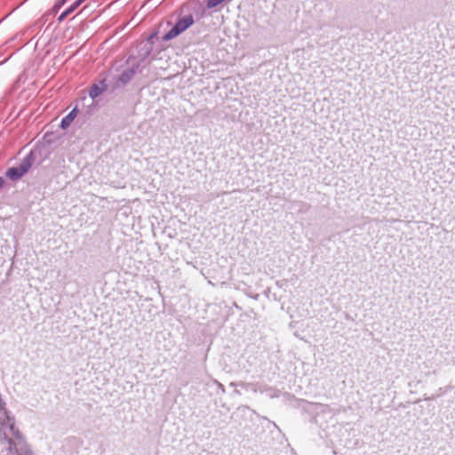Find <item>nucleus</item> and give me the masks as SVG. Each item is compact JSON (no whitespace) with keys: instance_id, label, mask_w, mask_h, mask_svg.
<instances>
[{"instance_id":"nucleus-4","label":"nucleus","mask_w":455,"mask_h":455,"mask_svg":"<svg viewBox=\"0 0 455 455\" xmlns=\"http://www.w3.org/2000/svg\"><path fill=\"white\" fill-rule=\"evenodd\" d=\"M75 117L76 110L74 109L61 120L60 127L62 129H67L71 124Z\"/></svg>"},{"instance_id":"nucleus-5","label":"nucleus","mask_w":455,"mask_h":455,"mask_svg":"<svg viewBox=\"0 0 455 455\" xmlns=\"http://www.w3.org/2000/svg\"><path fill=\"white\" fill-rule=\"evenodd\" d=\"M101 92H102L101 88H100L98 85H93L90 90L89 95L92 98H96L101 93Z\"/></svg>"},{"instance_id":"nucleus-2","label":"nucleus","mask_w":455,"mask_h":455,"mask_svg":"<svg viewBox=\"0 0 455 455\" xmlns=\"http://www.w3.org/2000/svg\"><path fill=\"white\" fill-rule=\"evenodd\" d=\"M28 169V166L21 164L20 166L9 169L6 172V175L11 180H15L22 177L27 172Z\"/></svg>"},{"instance_id":"nucleus-7","label":"nucleus","mask_w":455,"mask_h":455,"mask_svg":"<svg viewBox=\"0 0 455 455\" xmlns=\"http://www.w3.org/2000/svg\"><path fill=\"white\" fill-rule=\"evenodd\" d=\"M67 0H59L53 6V11L57 12L66 2Z\"/></svg>"},{"instance_id":"nucleus-8","label":"nucleus","mask_w":455,"mask_h":455,"mask_svg":"<svg viewBox=\"0 0 455 455\" xmlns=\"http://www.w3.org/2000/svg\"><path fill=\"white\" fill-rule=\"evenodd\" d=\"M68 14V12L65 11L63 12L58 18V20L61 22Z\"/></svg>"},{"instance_id":"nucleus-3","label":"nucleus","mask_w":455,"mask_h":455,"mask_svg":"<svg viewBox=\"0 0 455 455\" xmlns=\"http://www.w3.org/2000/svg\"><path fill=\"white\" fill-rule=\"evenodd\" d=\"M138 70H139V66L137 65V66H132V68L124 71L123 74L120 76V78H119L120 82L123 84H127L134 76V75L138 72Z\"/></svg>"},{"instance_id":"nucleus-6","label":"nucleus","mask_w":455,"mask_h":455,"mask_svg":"<svg viewBox=\"0 0 455 455\" xmlns=\"http://www.w3.org/2000/svg\"><path fill=\"white\" fill-rule=\"evenodd\" d=\"M84 1V0H77L66 11L68 12V14L72 13Z\"/></svg>"},{"instance_id":"nucleus-9","label":"nucleus","mask_w":455,"mask_h":455,"mask_svg":"<svg viewBox=\"0 0 455 455\" xmlns=\"http://www.w3.org/2000/svg\"><path fill=\"white\" fill-rule=\"evenodd\" d=\"M4 182L3 179L0 178V185Z\"/></svg>"},{"instance_id":"nucleus-1","label":"nucleus","mask_w":455,"mask_h":455,"mask_svg":"<svg viewBox=\"0 0 455 455\" xmlns=\"http://www.w3.org/2000/svg\"><path fill=\"white\" fill-rule=\"evenodd\" d=\"M193 23L194 18L192 15L184 16L183 18L180 19L178 22L175 24V26L164 36V40L168 41L178 36L186 29H188L190 26H192Z\"/></svg>"}]
</instances>
